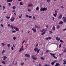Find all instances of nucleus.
I'll return each mask as SVG.
<instances>
[{"mask_svg": "<svg viewBox=\"0 0 66 66\" xmlns=\"http://www.w3.org/2000/svg\"><path fill=\"white\" fill-rule=\"evenodd\" d=\"M28 7H31L33 6V4L30 3L28 4Z\"/></svg>", "mask_w": 66, "mask_h": 66, "instance_id": "obj_7", "label": "nucleus"}, {"mask_svg": "<svg viewBox=\"0 0 66 66\" xmlns=\"http://www.w3.org/2000/svg\"><path fill=\"white\" fill-rule=\"evenodd\" d=\"M60 42H61V43H64V42H63V41L62 40H60Z\"/></svg>", "mask_w": 66, "mask_h": 66, "instance_id": "obj_37", "label": "nucleus"}, {"mask_svg": "<svg viewBox=\"0 0 66 66\" xmlns=\"http://www.w3.org/2000/svg\"><path fill=\"white\" fill-rule=\"evenodd\" d=\"M47 8L46 7V8L44 7L43 8H41L40 9V11H47Z\"/></svg>", "mask_w": 66, "mask_h": 66, "instance_id": "obj_2", "label": "nucleus"}, {"mask_svg": "<svg viewBox=\"0 0 66 66\" xmlns=\"http://www.w3.org/2000/svg\"><path fill=\"white\" fill-rule=\"evenodd\" d=\"M21 16H22V14H21V15H20L19 16V18H21Z\"/></svg>", "mask_w": 66, "mask_h": 66, "instance_id": "obj_42", "label": "nucleus"}, {"mask_svg": "<svg viewBox=\"0 0 66 66\" xmlns=\"http://www.w3.org/2000/svg\"><path fill=\"white\" fill-rule=\"evenodd\" d=\"M10 27L11 29H14V27H13V26H12V24H11L10 25Z\"/></svg>", "mask_w": 66, "mask_h": 66, "instance_id": "obj_20", "label": "nucleus"}, {"mask_svg": "<svg viewBox=\"0 0 66 66\" xmlns=\"http://www.w3.org/2000/svg\"><path fill=\"white\" fill-rule=\"evenodd\" d=\"M32 57L33 59L34 60H37V59L36 57H34L33 55L32 56Z\"/></svg>", "mask_w": 66, "mask_h": 66, "instance_id": "obj_6", "label": "nucleus"}, {"mask_svg": "<svg viewBox=\"0 0 66 66\" xmlns=\"http://www.w3.org/2000/svg\"><path fill=\"white\" fill-rule=\"evenodd\" d=\"M10 44H7V46L8 47H10Z\"/></svg>", "mask_w": 66, "mask_h": 66, "instance_id": "obj_32", "label": "nucleus"}, {"mask_svg": "<svg viewBox=\"0 0 66 66\" xmlns=\"http://www.w3.org/2000/svg\"><path fill=\"white\" fill-rule=\"evenodd\" d=\"M60 26H59V25H57V29L58 30L59 29H60Z\"/></svg>", "mask_w": 66, "mask_h": 66, "instance_id": "obj_22", "label": "nucleus"}, {"mask_svg": "<svg viewBox=\"0 0 66 66\" xmlns=\"http://www.w3.org/2000/svg\"><path fill=\"white\" fill-rule=\"evenodd\" d=\"M7 26L9 27H10V24H8Z\"/></svg>", "mask_w": 66, "mask_h": 66, "instance_id": "obj_48", "label": "nucleus"}, {"mask_svg": "<svg viewBox=\"0 0 66 66\" xmlns=\"http://www.w3.org/2000/svg\"><path fill=\"white\" fill-rule=\"evenodd\" d=\"M39 51H40V49H39V50L38 51H37V53H39Z\"/></svg>", "mask_w": 66, "mask_h": 66, "instance_id": "obj_41", "label": "nucleus"}, {"mask_svg": "<svg viewBox=\"0 0 66 66\" xmlns=\"http://www.w3.org/2000/svg\"><path fill=\"white\" fill-rule=\"evenodd\" d=\"M49 39H51V37H49L48 38Z\"/></svg>", "mask_w": 66, "mask_h": 66, "instance_id": "obj_54", "label": "nucleus"}, {"mask_svg": "<svg viewBox=\"0 0 66 66\" xmlns=\"http://www.w3.org/2000/svg\"><path fill=\"white\" fill-rule=\"evenodd\" d=\"M11 50H14V48H13V46L11 47Z\"/></svg>", "mask_w": 66, "mask_h": 66, "instance_id": "obj_47", "label": "nucleus"}, {"mask_svg": "<svg viewBox=\"0 0 66 66\" xmlns=\"http://www.w3.org/2000/svg\"><path fill=\"white\" fill-rule=\"evenodd\" d=\"M15 10H13V11H12V12L14 13V12H15Z\"/></svg>", "mask_w": 66, "mask_h": 66, "instance_id": "obj_57", "label": "nucleus"}, {"mask_svg": "<svg viewBox=\"0 0 66 66\" xmlns=\"http://www.w3.org/2000/svg\"><path fill=\"white\" fill-rule=\"evenodd\" d=\"M40 58H41V59H42V60H44V58L43 57H41Z\"/></svg>", "mask_w": 66, "mask_h": 66, "instance_id": "obj_35", "label": "nucleus"}, {"mask_svg": "<svg viewBox=\"0 0 66 66\" xmlns=\"http://www.w3.org/2000/svg\"><path fill=\"white\" fill-rule=\"evenodd\" d=\"M3 10H4L5 9V6H4L3 7Z\"/></svg>", "mask_w": 66, "mask_h": 66, "instance_id": "obj_38", "label": "nucleus"}, {"mask_svg": "<svg viewBox=\"0 0 66 66\" xmlns=\"http://www.w3.org/2000/svg\"><path fill=\"white\" fill-rule=\"evenodd\" d=\"M62 9H64V7L63 6H61L60 7Z\"/></svg>", "mask_w": 66, "mask_h": 66, "instance_id": "obj_51", "label": "nucleus"}, {"mask_svg": "<svg viewBox=\"0 0 66 66\" xmlns=\"http://www.w3.org/2000/svg\"><path fill=\"white\" fill-rule=\"evenodd\" d=\"M7 2H12V0H7Z\"/></svg>", "mask_w": 66, "mask_h": 66, "instance_id": "obj_21", "label": "nucleus"}, {"mask_svg": "<svg viewBox=\"0 0 66 66\" xmlns=\"http://www.w3.org/2000/svg\"><path fill=\"white\" fill-rule=\"evenodd\" d=\"M63 23V22L62 21H61L59 22V24H62Z\"/></svg>", "mask_w": 66, "mask_h": 66, "instance_id": "obj_24", "label": "nucleus"}, {"mask_svg": "<svg viewBox=\"0 0 66 66\" xmlns=\"http://www.w3.org/2000/svg\"><path fill=\"white\" fill-rule=\"evenodd\" d=\"M33 19H35V16H33Z\"/></svg>", "mask_w": 66, "mask_h": 66, "instance_id": "obj_59", "label": "nucleus"}, {"mask_svg": "<svg viewBox=\"0 0 66 66\" xmlns=\"http://www.w3.org/2000/svg\"><path fill=\"white\" fill-rule=\"evenodd\" d=\"M64 63H63V64H66V60H65V59L63 60Z\"/></svg>", "mask_w": 66, "mask_h": 66, "instance_id": "obj_17", "label": "nucleus"}, {"mask_svg": "<svg viewBox=\"0 0 66 66\" xmlns=\"http://www.w3.org/2000/svg\"><path fill=\"white\" fill-rule=\"evenodd\" d=\"M50 54L52 56L53 55V57H54V58H55V59H57V57H55V54H52V53H50Z\"/></svg>", "mask_w": 66, "mask_h": 66, "instance_id": "obj_3", "label": "nucleus"}, {"mask_svg": "<svg viewBox=\"0 0 66 66\" xmlns=\"http://www.w3.org/2000/svg\"><path fill=\"white\" fill-rule=\"evenodd\" d=\"M3 58V60H5V59H7V57L5 56H4Z\"/></svg>", "mask_w": 66, "mask_h": 66, "instance_id": "obj_16", "label": "nucleus"}, {"mask_svg": "<svg viewBox=\"0 0 66 66\" xmlns=\"http://www.w3.org/2000/svg\"><path fill=\"white\" fill-rule=\"evenodd\" d=\"M50 33H53V32L52 31H50Z\"/></svg>", "mask_w": 66, "mask_h": 66, "instance_id": "obj_53", "label": "nucleus"}, {"mask_svg": "<svg viewBox=\"0 0 66 66\" xmlns=\"http://www.w3.org/2000/svg\"><path fill=\"white\" fill-rule=\"evenodd\" d=\"M39 10V7H37L36 8V10Z\"/></svg>", "mask_w": 66, "mask_h": 66, "instance_id": "obj_25", "label": "nucleus"}, {"mask_svg": "<svg viewBox=\"0 0 66 66\" xmlns=\"http://www.w3.org/2000/svg\"><path fill=\"white\" fill-rule=\"evenodd\" d=\"M49 51H48V50H47L46 51V52L47 53H48V52H49Z\"/></svg>", "mask_w": 66, "mask_h": 66, "instance_id": "obj_39", "label": "nucleus"}, {"mask_svg": "<svg viewBox=\"0 0 66 66\" xmlns=\"http://www.w3.org/2000/svg\"><path fill=\"white\" fill-rule=\"evenodd\" d=\"M6 18H7V19H10V17H8L7 16H6Z\"/></svg>", "mask_w": 66, "mask_h": 66, "instance_id": "obj_36", "label": "nucleus"}, {"mask_svg": "<svg viewBox=\"0 0 66 66\" xmlns=\"http://www.w3.org/2000/svg\"><path fill=\"white\" fill-rule=\"evenodd\" d=\"M29 18H32V16H29Z\"/></svg>", "mask_w": 66, "mask_h": 66, "instance_id": "obj_61", "label": "nucleus"}, {"mask_svg": "<svg viewBox=\"0 0 66 66\" xmlns=\"http://www.w3.org/2000/svg\"><path fill=\"white\" fill-rule=\"evenodd\" d=\"M2 63H3V64H5V63L3 61L2 62Z\"/></svg>", "mask_w": 66, "mask_h": 66, "instance_id": "obj_44", "label": "nucleus"}, {"mask_svg": "<svg viewBox=\"0 0 66 66\" xmlns=\"http://www.w3.org/2000/svg\"><path fill=\"white\" fill-rule=\"evenodd\" d=\"M45 66H50V65H49L47 64H45Z\"/></svg>", "mask_w": 66, "mask_h": 66, "instance_id": "obj_50", "label": "nucleus"}, {"mask_svg": "<svg viewBox=\"0 0 66 66\" xmlns=\"http://www.w3.org/2000/svg\"><path fill=\"white\" fill-rule=\"evenodd\" d=\"M53 20H54V17H53Z\"/></svg>", "mask_w": 66, "mask_h": 66, "instance_id": "obj_64", "label": "nucleus"}, {"mask_svg": "<svg viewBox=\"0 0 66 66\" xmlns=\"http://www.w3.org/2000/svg\"><path fill=\"white\" fill-rule=\"evenodd\" d=\"M1 26L2 27H3V25L2 24H1Z\"/></svg>", "mask_w": 66, "mask_h": 66, "instance_id": "obj_58", "label": "nucleus"}, {"mask_svg": "<svg viewBox=\"0 0 66 66\" xmlns=\"http://www.w3.org/2000/svg\"><path fill=\"white\" fill-rule=\"evenodd\" d=\"M13 39H14V40H15L16 39V37H14L13 38Z\"/></svg>", "mask_w": 66, "mask_h": 66, "instance_id": "obj_30", "label": "nucleus"}, {"mask_svg": "<svg viewBox=\"0 0 66 66\" xmlns=\"http://www.w3.org/2000/svg\"><path fill=\"white\" fill-rule=\"evenodd\" d=\"M26 16L27 17H29V15H26Z\"/></svg>", "mask_w": 66, "mask_h": 66, "instance_id": "obj_62", "label": "nucleus"}, {"mask_svg": "<svg viewBox=\"0 0 66 66\" xmlns=\"http://www.w3.org/2000/svg\"><path fill=\"white\" fill-rule=\"evenodd\" d=\"M16 31L13 30V31H12V33H15V32H16Z\"/></svg>", "mask_w": 66, "mask_h": 66, "instance_id": "obj_46", "label": "nucleus"}, {"mask_svg": "<svg viewBox=\"0 0 66 66\" xmlns=\"http://www.w3.org/2000/svg\"><path fill=\"white\" fill-rule=\"evenodd\" d=\"M47 31V28H44L41 31V32H43L41 34V35H44L46 33V32Z\"/></svg>", "mask_w": 66, "mask_h": 66, "instance_id": "obj_1", "label": "nucleus"}, {"mask_svg": "<svg viewBox=\"0 0 66 66\" xmlns=\"http://www.w3.org/2000/svg\"><path fill=\"white\" fill-rule=\"evenodd\" d=\"M63 21L64 22H66V15H65V17H64L63 18Z\"/></svg>", "mask_w": 66, "mask_h": 66, "instance_id": "obj_8", "label": "nucleus"}, {"mask_svg": "<svg viewBox=\"0 0 66 66\" xmlns=\"http://www.w3.org/2000/svg\"><path fill=\"white\" fill-rule=\"evenodd\" d=\"M37 50H38V48H35L34 49V50L36 52L37 51Z\"/></svg>", "mask_w": 66, "mask_h": 66, "instance_id": "obj_18", "label": "nucleus"}, {"mask_svg": "<svg viewBox=\"0 0 66 66\" xmlns=\"http://www.w3.org/2000/svg\"><path fill=\"white\" fill-rule=\"evenodd\" d=\"M25 56L26 57H30V55L29 54H25Z\"/></svg>", "mask_w": 66, "mask_h": 66, "instance_id": "obj_12", "label": "nucleus"}, {"mask_svg": "<svg viewBox=\"0 0 66 66\" xmlns=\"http://www.w3.org/2000/svg\"><path fill=\"white\" fill-rule=\"evenodd\" d=\"M40 27L39 26L38 27V28H38V29H40Z\"/></svg>", "mask_w": 66, "mask_h": 66, "instance_id": "obj_55", "label": "nucleus"}, {"mask_svg": "<svg viewBox=\"0 0 66 66\" xmlns=\"http://www.w3.org/2000/svg\"><path fill=\"white\" fill-rule=\"evenodd\" d=\"M24 64V62L21 63V65H22V66H23Z\"/></svg>", "mask_w": 66, "mask_h": 66, "instance_id": "obj_31", "label": "nucleus"}, {"mask_svg": "<svg viewBox=\"0 0 66 66\" xmlns=\"http://www.w3.org/2000/svg\"><path fill=\"white\" fill-rule=\"evenodd\" d=\"M11 21L12 22H13L15 20V18L13 17H12L10 19Z\"/></svg>", "mask_w": 66, "mask_h": 66, "instance_id": "obj_5", "label": "nucleus"}, {"mask_svg": "<svg viewBox=\"0 0 66 66\" xmlns=\"http://www.w3.org/2000/svg\"><path fill=\"white\" fill-rule=\"evenodd\" d=\"M35 27L36 28H38V26L36 25H35Z\"/></svg>", "mask_w": 66, "mask_h": 66, "instance_id": "obj_49", "label": "nucleus"}, {"mask_svg": "<svg viewBox=\"0 0 66 66\" xmlns=\"http://www.w3.org/2000/svg\"><path fill=\"white\" fill-rule=\"evenodd\" d=\"M56 40H58V41H60V40H61V38H59L58 37H56Z\"/></svg>", "mask_w": 66, "mask_h": 66, "instance_id": "obj_10", "label": "nucleus"}, {"mask_svg": "<svg viewBox=\"0 0 66 66\" xmlns=\"http://www.w3.org/2000/svg\"><path fill=\"white\" fill-rule=\"evenodd\" d=\"M38 44H37L36 45V46L37 47L38 46Z\"/></svg>", "mask_w": 66, "mask_h": 66, "instance_id": "obj_63", "label": "nucleus"}, {"mask_svg": "<svg viewBox=\"0 0 66 66\" xmlns=\"http://www.w3.org/2000/svg\"><path fill=\"white\" fill-rule=\"evenodd\" d=\"M24 50L23 49V46L22 45L21 47V48L19 51V52H21V51H22L23 50Z\"/></svg>", "mask_w": 66, "mask_h": 66, "instance_id": "obj_4", "label": "nucleus"}, {"mask_svg": "<svg viewBox=\"0 0 66 66\" xmlns=\"http://www.w3.org/2000/svg\"><path fill=\"white\" fill-rule=\"evenodd\" d=\"M32 31H34V32H36V29H35L33 28H32Z\"/></svg>", "mask_w": 66, "mask_h": 66, "instance_id": "obj_13", "label": "nucleus"}, {"mask_svg": "<svg viewBox=\"0 0 66 66\" xmlns=\"http://www.w3.org/2000/svg\"><path fill=\"white\" fill-rule=\"evenodd\" d=\"M14 29L16 31H19V30L18 28H16L15 27H14Z\"/></svg>", "mask_w": 66, "mask_h": 66, "instance_id": "obj_11", "label": "nucleus"}, {"mask_svg": "<svg viewBox=\"0 0 66 66\" xmlns=\"http://www.w3.org/2000/svg\"><path fill=\"white\" fill-rule=\"evenodd\" d=\"M62 15L60 14V15L59 16L58 18V19H61L62 18Z\"/></svg>", "mask_w": 66, "mask_h": 66, "instance_id": "obj_9", "label": "nucleus"}, {"mask_svg": "<svg viewBox=\"0 0 66 66\" xmlns=\"http://www.w3.org/2000/svg\"><path fill=\"white\" fill-rule=\"evenodd\" d=\"M56 61H54L53 62H52L51 63V64L52 65H54V63H55Z\"/></svg>", "mask_w": 66, "mask_h": 66, "instance_id": "obj_14", "label": "nucleus"}, {"mask_svg": "<svg viewBox=\"0 0 66 66\" xmlns=\"http://www.w3.org/2000/svg\"><path fill=\"white\" fill-rule=\"evenodd\" d=\"M12 8L13 9H14V10H15V9H16V6H13Z\"/></svg>", "mask_w": 66, "mask_h": 66, "instance_id": "obj_29", "label": "nucleus"}, {"mask_svg": "<svg viewBox=\"0 0 66 66\" xmlns=\"http://www.w3.org/2000/svg\"><path fill=\"white\" fill-rule=\"evenodd\" d=\"M63 51L64 52H66V50H64Z\"/></svg>", "mask_w": 66, "mask_h": 66, "instance_id": "obj_56", "label": "nucleus"}, {"mask_svg": "<svg viewBox=\"0 0 66 66\" xmlns=\"http://www.w3.org/2000/svg\"><path fill=\"white\" fill-rule=\"evenodd\" d=\"M60 65V64L58 63H56L55 66H59Z\"/></svg>", "mask_w": 66, "mask_h": 66, "instance_id": "obj_19", "label": "nucleus"}, {"mask_svg": "<svg viewBox=\"0 0 66 66\" xmlns=\"http://www.w3.org/2000/svg\"><path fill=\"white\" fill-rule=\"evenodd\" d=\"M53 30H55V27L54 26H53Z\"/></svg>", "mask_w": 66, "mask_h": 66, "instance_id": "obj_28", "label": "nucleus"}, {"mask_svg": "<svg viewBox=\"0 0 66 66\" xmlns=\"http://www.w3.org/2000/svg\"><path fill=\"white\" fill-rule=\"evenodd\" d=\"M25 42H26V41L24 40H23V42H22V46H23V44H24V43H25Z\"/></svg>", "mask_w": 66, "mask_h": 66, "instance_id": "obj_27", "label": "nucleus"}, {"mask_svg": "<svg viewBox=\"0 0 66 66\" xmlns=\"http://www.w3.org/2000/svg\"><path fill=\"white\" fill-rule=\"evenodd\" d=\"M57 12V11H56V10H55V13H57L56 12Z\"/></svg>", "mask_w": 66, "mask_h": 66, "instance_id": "obj_52", "label": "nucleus"}, {"mask_svg": "<svg viewBox=\"0 0 66 66\" xmlns=\"http://www.w3.org/2000/svg\"><path fill=\"white\" fill-rule=\"evenodd\" d=\"M5 52V51L4 50H3L2 52V54H3V53H4V52Z\"/></svg>", "mask_w": 66, "mask_h": 66, "instance_id": "obj_43", "label": "nucleus"}, {"mask_svg": "<svg viewBox=\"0 0 66 66\" xmlns=\"http://www.w3.org/2000/svg\"><path fill=\"white\" fill-rule=\"evenodd\" d=\"M1 45L3 46H5V44L4 43H2L1 44Z\"/></svg>", "mask_w": 66, "mask_h": 66, "instance_id": "obj_23", "label": "nucleus"}, {"mask_svg": "<svg viewBox=\"0 0 66 66\" xmlns=\"http://www.w3.org/2000/svg\"><path fill=\"white\" fill-rule=\"evenodd\" d=\"M8 4L10 6V5H11V3H9Z\"/></svg>", "mask_w": 66, "mask_h": 66, "instance_id": "obj_60", "label": "nucleus"}, {"mask_svg": "<svg viewBox=\"0 0 66 66\" xmlns=\"http://www.w3.org/2000/svg\"><path fill=\"white\" fill-rule=\"evenodd\" d=\"M28 11H29V12H31V10L29 9H28Z\"/></svg>", "mask_w": 66, "mask_h": 66, "instance_id": "obj_45", "label": "nucleus"}, {"mask_svg": "<svg viewBox=\"0 0 66 66\" xmlns=\"http://www.w3.org/2000/svg\"><path fill=\"white\" fill-rule=\"evenodd\" d=\"M61 47H62V45H61V44H60L59 45V48H61Z\"/></svg>", "mask_w": 66, "mask_h": 66, "instance_id": "obj_34", "label": "nucleus"}, {"mask_svg": "<svg viewBox=\"0 0 66 66\" xmlns=\"http://www.w3.org/2000/svg\"><path fill=\"white\" fill-rule=\"evenodd\" d=\"M20 5H23V4H22V2H20Z\"/></svg>", "mask_w": 66, "mask_h": 66, "instance_id": "obj_26", "label": "nucleus"}, {"mask_svg": "<svg viewBox=\"0 0 66 66\" xmlns=\"http://www.w3.org/2000/svg\"><path fill=\"white\" fill-rule=\"evenodd\" d=\"M51 0H47V2H48V3H49V2H50Z\"/></svg>", "mask_w": 66, "mask_h": 66, "instance_id": "obj_33", "label": "nucleus"}, {"mask_svg": "<svg viewBox=\"0 0 66 66\" xmlns=\"http://www.w3.org/2000/svg\"><path fill=\"white\" fill-rule=\"evenodd\" d=\"M40 54L41 55H43V52L42 51L41 52V53H40Z\"/></svg>", "mask_w": 66, "mask_h": 66, "instance_id": "obj_40", "label": "nucleus"}, {"mask_svg": "<svg viewBox=\"0 0 66 66\" xmlns=\"http://www.w3.org/2000/svg\"><path fill=\"white\" fill-rule=\"evenodd\" d=\"M57 15V13H55V14H53V16H54V17H56Z\"/></svg>", "mask_w": 66, "mask_h": 66, "instance_id": "obj_15", "label": "nucleus"}]
</instances>
